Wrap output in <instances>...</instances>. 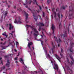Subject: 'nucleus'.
<instances>
[{"label": "nucleus", "mask_w": 74, "mask_h": 74, "mask_svg": "<svg viewBox=\"0 0 74 74\" xmlns=\"http://www.w3.org/2000/svg\"><path fill=\"white\" fill-rule=\"evenodd\" d=\"M63 35L64 36V41L65 43L66 46L69 45V42H70L71 45H70V48H69V50L70 51V52H73V45H74V43L73 42H71L72 40H70L69 39H64V37H67V32L65 31L64 32Z\"/></svg>", "instance_id": "1"}, {"label": "nucleus", "mask_w": 74, "mask_h": 74, "mask_svg": "<svg viewBox=\"0 0 74 74\" xmlns=\"http://www.w3.org/2000/svg\"><path fill=\"white\" fill-rule=\"evenodd\" d=\"M26 8H27L28 10H29V11H31L33 13V16H34V19H35V21L36 22H37V18L38 17L37 16H35V14H36V12H37L38 13H39L40 12V10H36L35 11V10H33L32 11L31 10V9L30 8H28V6L27 5L26 6Z\"/></svg>", "instance_id": "2"}, {"label": "nucleus", "mask_w": 74, "mask_h": 74, "mask_svg": "<svg viewBox=\"0 0 74 74\" xmlns=\"http://www.w3.org/2000/svg\"><path fill=\"white\" fill-rule=\"evenodd\" d=\"M26 26L27 27V29L29 28V27H30L32 29V30H34V32H35L36 33H38V31H37V29L36 28H33V26H31L30 25H26Z\"/></svg>", "instance_id": "3"}, {"label": "nucleus", "mask_w": 74, "mask_h": 74, "mask_svg": "<svg viewBox=\"0 0 74 74\" xmlns=\"http://www.w3.org/2000/svg\"><path fill=\"white\" fill-rule=\"evenodd\" d=\"M37 26H39V28L38 29V30L40 32V30H41V26H44V24H43V23L42 22H40L39 23V24L38 23H37L36 24Z\"/></svg>", "instance_id": "4"}, {"label": "nucleus", "mask_w": 74, "mask_h": 74, "mask_svg": "<svg viewBox=\"0 0 74 74\" xmlns=\"http://www.w3.org/2000/svg\"><path fill=\"white\" fill-rule=\"evenodd\" d=\"M21 17L18 16V20L16 18L15 19V21H14V23H22V22L21 21Z\"/></svg>", "instance_id": "5"}, {"label": "nucleus", "mask_w": 74, "mask_h": 74, "mask_svg": "<svg viewBox=\"0 0 74 74\" xmlns=\"http://www.w3.org/2000/svg\"><path fill=\"white\" fill-rule=\"evenodd\" d=\"M55 42H52V45L53 46V48L51 49L52 50V53H53V49L55 48Z\"/></svg>", "instance_id": "6"}, {"label": "nucleus", "mask_w": 74, "mask_h": 74, "mask_svg": "<svg viewBox=\"0 0 74 74\" xmlns=\"http://www.w3.org/2000/svg\"><path fill=\"white\" fill-rule=\"evenodd\" d=\"M54 38L55 39V41L57 42V43H58V42H62V41L60 39V38H59L58 41V39L56 37H55V36H54Z\"/></svg>", "instance_id": "7"}, {"label": "nucleus", "mask_w": 74, "mask_h": 74, "mask_svg": "<svg viewBox=\"0 0 74 74\" xmlns=\"http://www.w3.org/2000/svg\"><path fill=\"white\" fill-rule=\"evenodd\" d=\"M55 29V25H54L53 24H52V26H51V29L53 31L52 34L53 35H54V33Z\"/></svg>", "instance_id": "8"}, {"label": "nucleus", "mask_w": 74, "mask_h": 74, "mask_svg": "<svg viewBox=\"0 0 74 74\" xmlns=\"http://www.w3.org/2000/svg\"><path fill=\"white\" fill-rule=\"evenodd\" d=\"M73 12L74 11V9H73V5H71V6H69V12Z\"/></svg>", "instance_id": "9"}, {"label": "nucleus", "mask_w": 74, "mask_h": 74, "mask_svg": "<svg viewBox=\"0 0 74 74\" xmlns=\"http://www.w3.org/2000/svg\"><path fill=\"white\" fill-rule=\"evenodd\" d=\"M54 11H55V8H52V12H53V13H54V18H56V12Z\"/></svg>", "instance_id": "10"}, {"label": "nucleus", "mask_w": 74, "mask_h": 74, "mask_svg": "<svg viewBox=\"0 0 74 74\" xmlns=\"http://www.w3.org/2000/svg\"><path fill=\"white\" fill-rule=\"evenodd\" d=\"M32 44H33L32 43V42H30V43H29L28 44V47L29 48L30 50L32 51V52L33 50H32L31 49V47H30V46L31 45H32Z\"/></svg>", "instance_id": "11"}, {"label": "nucleus", "mask_w": 74, "mask_h": 74, "mask_svg": "<svg viewBox=\"0 0 74 74\" xmlns=\"http://www.w3.org/2000/svg\"><path fill=\"white\" fill-rule=\"evenodd\" d=\"M55 57H56V58H57L58 60H59V62H60V60H61V58H59V56H58L57 55H56V54H55Z\"/></svg>", "instance_id": "12"}, {"label": "nucleus", "mask_w": 74, "mask_h": 74, "mask_svg": "<svg viewBox=\"0 0 74 74\" xmlns=\"http://www.w3.org/2000/svg\"><path fill=\"white\" fill-rule=\"evenodd\" d=\"M10 63L9 60H7V63L6 64V66L8 67H9L10 66Z\"/></svg>", "instance_id": "13"}, {"label": "nucleus", "mask_w": 74, "mask_h": 74, "mask_svg": "<svg viewBox=\"0 0 74 74\" xmlns=\"http://www.w3.org/2000/svg\"><path fill=\"white\" fill-rule=\"evenodd\" d=\"M9 25L10 26L9 27V30H11V29H13L14 28V26L12 25L11 24H10Z\"/></svg>", "instance_id": "14"}, {"label": "nucleus", "mask_w": 74, "mask_h": 74, "mask_svg": "<svg viewBox=\"0 0 74 74\" xmlns=\"http://www.w3.org/2000/svg\"><path fill=\"white\" fill-rule=\"evenodd\" d=\"M24 14L25 15H26V19H25V21H26L27 20V19L28 18V14L27 13H26V12H25L24 11Z\"/></svg>", "instance_id": "15"}, {"label": "nucleus", "mask_w": 74, "mask_h": 74, "mask_svg": "<svg viewBox=\"0 0 74 74\" xmlns=\"http://www.w3.org/2000/svg\"><path fill=\"white\" fill-rule=\"evenodd\" d=\"M64 28L65 29H66V30H67L68 31V34L69 33V31L70 30V29H69V27H67V26H64Z\"/></svg>", "instance_id": "16"}, {"label": "nucleus", "mask_w": 74, "mask_h": 74, "mask_svg": "<svg viewBox=\"0 0 74 74\" xmlns=\"http://www.w3.org/2000/svg\"><path fill=\"white\" fill-rule=\"evenodd\" d=\"M9 47V45H8V46H7L6 47H4L2 45H1V47L2 48V49H1V50H3V49H5V48L6 47Z\"/></svg>", "instance_id": "17"}, {"label": "nucleus", "mask_w": 74, "mask_h": 74, "mask_svg": "<svg viewBox=\"0 0 74 74\" xmlns=\"http://www.w3.org/2000/svg\"><path fill=\"white\" fill-rule=\"evenodd\" d=\"M68 71H69V73L70 74H72L73 73V71H72V70L70 69H69L68 70Z\"/></svg>", "instance_id": "18"}, {"label": "nucleus", "mask_w": 74, "mask_h": 74, "mask_svg": "<svg viewBox=\"0 0 74 74\" xmlns=\"http://www.w3.org/2000/svg\"><path fill=\"white\" fill-rule=\"evenodd\" d=\"M73 13L69 14V17L70 18V19H71V18H73Z\"/></svg>", "instance_id": "19"}, {"label": "nucleus", "mask_w": 74, "mask_h": 74, "mask_svg": "<svg viewBox=\"0 0 74 74\" xmlns=\"http://www.w3.org/2000/svg\"><path fill=\"white\" fill-rule=\"evenodd\" d=\"M2 35H3V36H5L6 38V37H7L8 36L7 35V34H6V33L5 32Z\"/></svg>", "instance_id": "20"}, {"label": "nucleus", "mask_w": 74, "mask_h": 74, "mask_svg": "<svg viewBox=\"0 0 74 74\" xmlns=\"http://www.w3.org/2000/svg\"><path fill=\"white\" fill-rule=\"evenodd\" d=\"M42 16L43 17H45V12H42Z\"/></svg>", "instance_id": "21"}, {"label": "nucleus", "mask_w": 74, "mask_h": 74, "mask_svg": "<svg viewBox=\"0 0 74 74\" xmlns=\"http://www.w3.org/2000/svg\"><path fill=\"white\" fill-rule=\"evenodd\" d=\"M20 60L21 62H22L23 63H22L23 64H25L24 63V62H23V59L22 58H20Z\"/></svg>", "instance_id": "22"}, {"label": "nucleus", "mask_w": 74, "mask_h": 74, "mask_svg": "<svg viewBox=\"0 0 74 74\" xmlns=\"http://www.w3.org/2000/svg\"><path fill=\"white\" fill-rule=\"evenodd\" d=\"M54 65H55L56 69H57V70H58V65L56 64H55Z\"/></svg>", "instance_id": "23"}, {"label": "nucleus", "mask_w": 74, "mask_h": 74, "mask_svg": "<svg viewBox=\"0 0 74 74\" xmlns=\"http://www.w3.org/2000/svg\"><path fill=\"white\" fill-rule=\"evenodd\" d=\"M59 24L60 29V28L62 27V25L61 24V23H59Z\"/></svg>", "instance_id": "24"}, {"label": "nucleus", "mask_w": 74, "mask_h": 74, "mask_svg": "<svg viewBox=\"0 0 74 74\" xmlns=\"http://www.w3.org/2000/svg\"><path fill=\"white\" fill-rule=\"evenodd\" d=\"M34 2L35 3H36V5H38V3H37V2L36 1V0H33Z\"/></svg>", "instance_id": "25"}, {"label": "nucleus", "mask_w": 74, "mask_h": 74, "mask_svg": "<svg viewBox=\"0 0 74 74\" xmlns=\"http://www.w3.org/2000/svg\"><path fill=\"white\" fill-rule=\"evenodd\" d=\"M46 55H47V56H48L49 58V59L51 58V56H50V55H49V54H46Z\"/></svg>", "instance_id": "26"}, {"label": "nucleus", "mask_w": 74, "mask_h": 74, "mask_svg": "<svg viewBox=\"0 0 74 74\" xmlns=\"http://www.w3.org/2000/svg\"><path fill=\"white\" fill-rule=\"evenodd\" d=\"M46 55H47V56H48L49 58V59L51 58V56H50V55H49V54H46Z\"/></svg>", "instance_id": "27"}, {"label": "nucleus", "mask_w": 74, "mask_h": 74, "mask_svg": "<svg viewBox=\"0 0 74 74\" xmlns=\"http://www.w3.org/2000/svg\"><path fill=\"white\" fill-rule=\"evenodd\" d=\"M33 34L34 36H38V34H36L34 33H33Z\"/></svg>", "instance_id": "28"}, {"label": "nucleus", "mask_w": 74, "mask_h": 74, "mask_svg": "<svg viewBox=\"0 0 74 74\" xmlns=\"http://www.w3.org/2000/svg\"><path fill=\"white\" fill-rule=\"evenodd\" d=\"M1 44L2 45H5V44H6V42L5 41L3 43V42H1Z\"/></svg>", "instance_id": "29"}, {"label": "nucleus", "mask_w": 74, "mask_h": 74, "mask_svg": "<svg viewBox=\"0 0 74 74\" xmlns=\"http://www.w3.org/2000/svg\"><path fill=\"white\" fill-rule=\"evenodd\" d=\"M7 11H6L5 12V16H7Z\"/></svg>", "instance_id": "30"}, {"label": "nucleus", "mask_w": 74, "mask_h": 74, "mask_svg": "<svg viewBox=\"0 0 74 74\" xmlns=\"http://www.w3.org/2000/svg\"><path fill=\"white\" fill-rule=\"evenodd\" d=\"M17 10H18V11H20H20H22V9H21L20 8L17 9Z\"/></svg>", "instance_id": "31"}, {"label": "nucleus", "mask_w": 74, "mask_h": 74, "mask_svg": "<svg viewBox=\"0 0 74 74\" xmlns=\"http://www.w3.org/2000/svg\"><path fill=\"white\" fill-rule=\"evenodd\" d=\"M57 15L58 16L59 19H60V14H59V13H58Z\"/></svg>", "instance_id": "32"}, {"label": "nucleus", "mask_w": 74, "mask_h": 74, "mask_svg": "<svg viewBox=\"0 0 74 74\" xmlns=\"http://www.w3.org/2000/svg\"><path fill=\"white\" fill-rule=\"evenodd\" d=\"M47 3L49 4L50 3H51V1H49V0H47Z\"/></svg>", "instance_id": "33"}, {"label": "nucleus", "mask_w": 74, "mask_h": 74, "mask_svg": "<svg viewBox=\"0 0 74 74\" xmlns=\"http://www.w3.org/2000/svg\"><path fill=\"white\" fill-rule=\"evenodd\" d=\"M32 1L31 0H30L28 1V3L29 4H31V3H32Z\"/></svg>", "instance_id": "34"}, {"label": "nucleus", "mask_w": 74, "mask_h": 74, "mask_svg": "<svg viewBox=\"0 0 74 74\" xmlns=\"http://www.w3.org/2000/svg\"><path fill=\"white\" fill-rule=\"evenodd\" d=\"M45 54L46 55H47V50H45Z\"/></svg>", "instance_id": "35"}, {"label": "nucleus", "mask_w": 74, "mask_h": 74, "mask_svg": "<svg viewBox=\"0 0 74 74\" xmlns=\"http://www.w3.org/2000/svg\"><path fill=\"white\" fill-rule=\"evenodd\" d=\"M65 7H64V6H62L61 7V8L63 9V10H64L65 9Z\"/></svg>", "instance_id": "36"}, {"label": "nucleus", "mask_w": 74, "mask_h": 74, "mask_svg": "<svg viewBox=\"0 0 74 74\" xmlns=\"http://www.w3.org/2000/svg\"><path fill=\"white\" fill-rule=\"evenodd\" d=\"M39 18L40 19V20H42V18H41V16H39Z\"/></svg>", "instance_id": "37"}, {"label": "nucleus", "mask_w": 74, "mask_h": 74, "mask_svg": "<svg viewBox=\"0 0 74 74\" xmlns=\"http://www.w3.org/2000/svg\"><path fill=\"white\" fill-rule=\"evenodd\" d=\"M5 66H3L2 68V69H5Z\"/></svg>", "instance_id": "38"}, {"label": "nucleus", "mask_w": 74, "mask_h": 74, "mask_svg": "<svg viewBox=\"0 0 74 74\" xmlns=\"http://www.w3.org/2000/svg\"><path fill=\"white\" fill-rule=\"evenodd\" d=\"M39 8L40 10H42V9L41 8V6H39Z\"/></svg>", "instance_id": "39"}, {"label": "nucleus", "mask_w": 74, "mask_h": 74, "mask_svg": "<svg viewBox=\"0 0 74 74\" xmlns=\"http://www.w3.org/2000/svg\"><path fill=\"white\" fill-rule=\"evenodd\" d=\"M60 55L61 56V58L63 57V54H61V53H60Z\"/></svg>", "instance_id": "40"}, {"label": "nucleus", "mask_w": 74, "mask_h": 74, "mask_svg": "<svg viewBox=\"0 0 74 74\" xmlns=\"http://www.w3.org/2000/svg\"><path fill=\"white\" fill-rule=\"evenodd\" d=\"M61 51L62 53H63V49H61Z\"/></svg>", "instance_id": "41"}, {"label": "nucleus", "mask_w": 74, "mask_h": 74, "mask_svg": "<svg viewBox=\"0 0 74 74\" xmlns=\"http://www.w3.org/2000/svg\"><path fill=\"white\" fill-rule=\"evenodd\" d=\"M48 39H45V42H47V41H48Z\"/></svg>", "instance_id": "42"}, {"label": "nucleus", "mask_w": 74, "mask_h": 74, "mask_svg": "<svg viewBox=\"0 0 74 74\" xmlns=\"http://www.w3.org/2000/svg\"><path fill=\"white\" fill-rule=\"evenodd\" d=\"M19 44V43L18 42H16V45H18V44Z\"/></svg>", "instance_id": "43"}, {"label": "nucleus", "mask_w": 74, "mask_h": 74, "mask_svg": "<svg viewBox=\"0 0 74 74\" xmlns=\"http://www.w3.org/2000/svg\"><path fill=\"white\" fill-rule=\"evenodd\" d=\"M8 56H4V58H8Z\"/></svg>", "instance_id": "44"}, {"label": "nucleus", "mask_w": 74, "mask_h": 74, "mask_svg": "<svg viewBox=\"0 0 74 74\" xmlns=\"http://www.w3.org/2000/svg\"><path fill=\"white\" fill-rule=\"evenodd\" d=\"M0 21H1V22H3V19H1L0 20Z\"/></svg>", "instance_id": "45"}, {"label": "nucleus", "mask_w": 74, "mask_h": 74, "mask_svg": "<svg viewBox=\"0 0 74 74\" xmlns=\"http://www.w3.org/2000/svg\"><path fill=\"white\" fill-rule=\"evenodd\" d=\"M15 60H18V58H14Z\"/></svg>", "instance_id": "46"}, {"label": "nucleus", "mask_w": 74, "mask_h": 74, "mask_svg": "<svg viewBox=\"0 0 74 74\" xmlns=\"http://www.w3.org/2000/svg\"><path fill=\"white\" fill-rule=\"evenodd\" d=\"M42 34H43V36H44V32L42 31Z\"/></svg>", "instance_id": "47"}, {"label": "nucleus", "mask_w": 74, "mask_h": 74, "mask_svg": "<svg viewBox=\"0 0 74 74\" xmlns=\"http://www.w3.org/2000/svg\"><path fill=\"white\" fill-rule=\"evenodd\" d=\"M58 47H60V44H58Z\"/></svg>", "instance_id": "48"}, {"label": "nucleus", "mask_w": 74, "mask_h": 74, "mask_svg": "<svg viewBox=\"0 0 74 74\" xmlns=\"http://www.w3.org/2000/svg\"><path fill=\"white\" fill-rule=\"evenodd\" d=\"M32 49H33V50H34V47H32Z\"/></svg>", "instance_id": "49"}, {"label": "nucleus", "mask_w": 74, "mask_h": 74, "mask_svg": "<svg viewBox=\"0 0 74 74\" xmlns=\"http://www.w3.org/2000/svg\"><path fill=\"white\" fill-rule=\"evenodd\" d=\"M34 73H36V74H37V72L34 71Z\"/></svg>", "instance_id": "50"}, {"label": "nucleus", "mask_w": 74, "mask_h": 74, "mask_svg": "<svg viewBox=\"0 0 74 74\" xmlns=\"http://www.w3.org/2000/svg\"><path fill=\"white\" fill-rule=\"evenodd\" d=\"M1 63L2 65L3 64V61H1Z\"/></svg>", "instance_id": "51"}, {"label": "nucleus", "mask_w": 74, "mask_h": 74, "mask_svg": "<svg viewBox=\"0 0 74 74\" xmlns=\"http://www.w3.org/2000/svg\"><path fill=\"white\" fill-rule=\"evenodd\" d=\"M60 36L61 37H62V36H63V34H60Z\"/></svg>", "instance_id": "52"}, {"label": "nucleus", "mask_w": 74, "mask_h": 74, "mask_svg": "<svg viewBox=\"0 0 74 74\" xmlns=\"http://www.w3.org/2000/svg\"><path fill=\"white\" fill-rule=\"evenodd\" d=\"M61 16L62 18V17H63V15L62 14H61Z\"/></svg>", "instance_id": "53"}, {"label": "nucleus", "mask_w": 74, "mask_h": 74, "mask_svg": "<svg viewBox=\"0 0 74 74\" xmlns=\"http://www.w3.org/2000/svg\"><path fill=\"white\" fill-rule=\"evenodd\" d=\"M3 16H2L1 17V19H3Z\"/></svg>", "instance_id": "54"}, {"label": "nucleus", "mask_w": 74, "mask_h": 74, "mask_svg": "<svg viewBox=\"0 0 74 74\" xmlns=\"http://www.w3.org/2000/svg\"><path fill=\"white\" fill-rule=\"evenodd\" d=\"M18 63V61H16V63Z\"/></svg>", "instance_id": "55"}, {"label": "nucleus", "mask_w": 74, "mask_h": 74, "mask_svg": "<svg viewBox=\"0 0 74 74\" xmlns=\"http://www.w3.org/2000/svg\"><path fill=\"white\" fill-rule=\"evenodd\" d=\"M18 55H17V56H19V53H18Z\"/></svg>", "instance_id": "56"}, {"label": "nucleus", "mask_w": 74, "mask_h": 74, "mask_svg": "<svg viewBox=\"0 0 74 74\" xmlns=\"http://www.w3.org/2000/svg\"><path fill=\"white\" fill-rule=\"evenodd\" d=\"M26 4L25 3H23V4L24 5H26Z\"/></svg>", "instance_id": "57"}, {"label": "nucleus", "mask_w": 74, "mask_h": 74, "mask_svg": "<svg viewBox=\"0 0 74 74\" xmlns=\"http://www.w3.org/2000/svg\"><path fill=\"white\" fill-rule=\"evenodd\" d=\"M9 2L10 3V4H12L11 1H9Z\"/></svg>", "instance_id": "58"}, {"label": "nucleus", "mask_w": 74, "mask_h": 74, "mask_svg": "<svg viewBox=\"0 0 74 74\" xmlns=\"http://www.w3.org/2000/svg\"><path fill=\"white\" fill-rule=\"evenodd\" d=\"M8 8H10V5H8Z\"/></svg>", "instance_id": "59"}, {"label": "nucleus", "mask_w": 74, "mask_h": 74, "mask_svg": "<svg viewBox=\"0 0 74 74\" xmlns=\"http://www.w3.org/2000/svg\"><path fill=\"white\" fill-rule=\"evenodd\" d=\"M58 9L57 8L56 9V11H58Z\"/></svg>", "instance_id": "60"}, {"label": "nucleus", "mask_w": 74, "mask_h": 74, "mask_svg": "<svg viewBox=\"0 0 74 74\" xmlns=\"http://www.w3.org/2000/svg\"><path fill=\"white\" fill-rule=\"evenodd\" d=\"M23 74H25V72H23Z\"/></svg>", "instance_id": "61"}, {"label": "nucleus", "mask_w": 74, "mask_h": 74, "mask_svg": "<svg viewBox=\"0 0 74 74\" xmlns=\"http://www.w3.org/2000/svg\"><path fill=\"white\" fill-rule=\"evenodd\" d=\"M31 34H32L33 33V31H31Z\"/></svg>", "instance_id": "62"}, {"label": "nucleus", "mask_w": 74, "mask_h": 74, "mask_svg": "<svg viewBox=\"0 0 74 74\" xmlns=\"http://www.w3.org/2000/svg\"><path fill=\"white\" fill-rule=\"evenodd\" d=\"M14 51H15V52H16V51H17V50H16V49H14Z\"/></svg>", "instance_id": "63"}, {"label": "nucleus", "mask_w": 74, "mask_h": 74, "mask_svg": "<svg viewBox=\"0 0 74 74\" xmlns=\"http://www.w3.org/2000/svg\"><path fill=\"white\" fill-rule=\"evenodd\" d=\"M14 8L15 9V8H16V6H14Z\"/></svg>", "instance_id": "64"}]
</instances>
